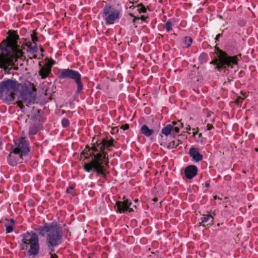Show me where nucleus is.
Instances as JSON below:
<instances>
[{
    "instance_id": "nucleus-1",
    "label": "nucleus",
    "mask_w": 258,
    "mask_h": 258,
    "mask_svg": "<svg viewBox=\"0 0 258 258\" xmlns=\"http://www.w3.org/2000/svg\"><path fill=\"white\" fill-rule=\"evenodd\" d=\"M114 141L112 138L110 140L104 139L98 144L97 147L92 146L91 149L96 153L93 152L90 153L91 160L89 162L85 163L84 164V168L86 171L96 172L99 175H105L104 165H107L108 161V158H106V153L104 151L105 148L108 151H111V148L113 146Z\"/></svg>"
},
{
    "instance_id": "nucleus-2",
    "label": "nucleus",
    "mask_w": 258,
    "mask_h": 258,
    "mask_svg": "<svg viewBox=\"0 0 258 258\" xmlns=\"http://www.w3.org/2000/svg\"><path fill=\"white\" fill-rule=\"evenodd\" d=\"M6 38L0 44V69L12 74L16 70V31L9 30Z\"/></svg>"
},
{
    "instance_id": "nucleus-3",
    "label": "nucleus",
    "mask_w": 258,
    "mask_h": 258,
    "mask_svg": "<svg viewBox=\"0 0 258 258\" xmlns=\"http://www.w3.org/2000/svg\"><path fill=\"white\" fill-rule=\"evenodd\" d=\"M35 231L42 237H46V243L50 252L54 251V247L61 243L62 228L56 223H46L43 226H39Z\"/></svg>"
},
{
    "instance_id": "nucleus-4",
    "label": "nucleus",
    "mask_w": 258,
    "mask_h": 258,
    "mask_svg": "<svg viewBox=\"0 0 258 258\" xmlns=\"http://www.w3.org/2000/svg\"><path fill=\"white\" fill-rule=\"evenodd\" d=\"M216 54L218 58L210 62V64L215 66V69L220 71L222 69L227 67L233 68V66L238 65V62L241 58V54L229 56L219 48L216 47Z\"/></svg>"
},
{
    "instance_id": "nucleus-5",
    "label": "nucleus",
    "mask_w": 258,
    "mask_h": 258,
    "mask_svg": "<svg viewBox=\"0 0 258 258\" xmlns=\"http://www.w3.org/2000/svg\"><path fill=\"white\" fill-rule=\"evenodd\" d=\"M16 95V81L11 79L0 83V98L8 104H12Z\"/></svg>"
},
{
    "instance_id": "nucleus-6",
    "label": "nucleus",
    "mask_w": 258,
    "mask_h": 258,
    "mask_svg": "<svg viewBox=\"0 0 258 258\" xmlns=\"http://www.w3.org/2000/svg\"><path fill=\"white\" fill-rule=\"evenodd\" d=\"M22 241L23 243L21 245L22 249H27L29 246L28 255L34 257L38 253L40 246L38 236L36 233L24 234Z\"/></svg>"
},
{
    "instance_id": "nucleus-7",
    "label": "nucleus",
    "mask_w": 258,
    "mask_h": 258,
    "mask_svg": "<svg viewBox=\"0 0 258 258\" xmlns=\"http://www.w3.org/2000/svg\"><path fill=\"white\" fill-rule=\"evenodd\" d=\"M18 90L20 91V98L26 105L34 103L36 98V90L32 86L17 83V91Z\"/></svg>"
},
{
    "instance_id": "nucleus-8",
    "label": "nucleus",
    "mask_w": 258,
    "mask_h": 258,
    "mask_svg": "<svg viewBox=\"0 0 258 258\" xmlns=\"http://www.w3.org/2000/svg\"><path fill=\"white\" fill-rule=\"evenodd\" d=\"M60 79H69L74 80L77 85L76 94L81 93L84 89V85L81 80V75L77 71L70 69H63L60 73Z\"/></svg>"
},
{
    "instance_id": "nucleus-9",
    "label": "nucleus",
    "mask_w": 258,
    "mask_h": 258,
    "mask_svg": "<svg viewBox=\"0 0 258 258\" xmlns=\"http://www.w3.org/2000/svg\"><path fill=\"white\" fill-rule=\"evenodd\" d=\"M29 142L25 137H22L17 144V163L27 161L29 157Z\"/></svg>"
},
{
    "instance_id": "nucleus-10",
    "label": "nucleus",
    "mask_w": 258,
    "mask_h": 258,
    "mask_svg": "<svg viewBox=\"0 0 258 258\" xmlns=\"http://www.w3.org/2000/svg\"><path fill=\"white\" fill-rule=\"evenodd\" d=\"M119 10L115 9L110 5L105 6L103 9L102 17L106 25L114 24L120 18Z\"/></svg>"
},
{
    "instance_id": "nucleus-11",
    "label": "nucleus",
    "mask_w": 258,
    "mask_h": 258,
    "mask_svg": "<svg viewBox=\"0 0 258 258\" xmlns=\"http://www.w3.org/2000/svg\"><path fill=\"white\" fill-rule=\"evenodd\" d=\"M54 64L53 61H48L45 65L42 66L40 63H39L40 69L39 71V75L42 79L46 78L51 73V68Z\"/></svg>"
},
{
    "instance_id": "nucleus-12",
    "label": "nucleus",
    "mask_w": 258,
    "mask_h": 258,
    "mask_svg": "<svg viewBox=\"0 0 258 258\" xmlns=\"http://www.w3.org/2000/svg\"><path fill=\"white\" fill-rule=\"evenodd\" d=\"M132 205V203L127 200L123 202H117L116 204V211L119 213L124 212L125 211H128L129 212L133 211L132 208L130 207Z\"/></svg>"
},
{
    "instance_id": "nucleus-13",
    "label": "nucleus",
    "mask_w": 258,
    "mask_h": 258,
    "mask_svg": "<svg viewBox=\"0 0 258 258\" xmlns=\"http://www.w3.org/2000/svg\"><path fill=\"white\" fill-rule=\"evenodd\" d=\"M161 133L166 137L169 135L175 137L178 134V128L174 127V125L172 124H168L162 128Z\"/></svg>"
},
{
    "instance_id": "nucleus-14",
    "label": "nucleus",
    "mask_w": 258,
    "mask_h": 258,
    "mask_svg": "<svg viewBox=\"0 0 258 258\" xmlns=\"http://www.w3.org/2000/svg\"><path fill=\"white\" fill-rule=\"evenodd\" d=\"M198 173V168L191 165L187 166L184 169L185 176L188 179L193 178Z\"/></svg>"
},
{
    "instance_id": "nucleus-15",
    "label": "nucleus",
    "mask_w": 258,
    "mask_h": 258,
    "mask_svg": "<svg viewBox=\"0 0 258 258\" xmlns=\"http://www.w3.org/2000/svg\"><path fill=\"white\" fill-rule=\"evenodd\" d=\"M14 145L12 144H8L6 145V150L8 151H9L10 154L7 158V161L8 164H13L11 161V158L12 157H14V156L16 155V141L15 139H14Z\"/></svg>"
},
{
    "instance_id": "nucleus-16",
    "label": "nucleus",
    "mask_w": 258,
    "mask_h": 258,
    "mask_svg": "<svg viewBox=\"0 0 258 258\" xmlns=\"http://www.w3.org/2000/svg\"><path fill=\"white\" fill-rule=\"evenodd\" d=\"M189 155L192 157L193 160L196 162H200L203 160V156L200 154L199 149L192 147L189 150Z\"/></svg>"
},
{
    "instance_id": "nucleus-17",
    "label": "nucleus",
    "mask_w": 258,
    "mask_h": 258,
    "mask_svg": "<svg viewBox=\"0 0 258 258\" xmlns=\"http://www.w3.org/2000/svg\"><path fill=\"white\" fill-rule=\"evenodd\" d=\"M160 126L156 129H150L147 125H143L140 128V132L147 137H150L154 133H157Z\"/></svg>"
},
{
    "instance_id": "nucleus-18",
    "label": "nucleus",
    "mask_w": 258,
    "mask_h": 258,
    "mask_svg": "<svg viewBox=\"0 0 258 258\" xmlns=\"http://www.w3.org/2000/svg\"><path fill=\"white\" fill-rule=\"evenodd\" d=\"M212 212H210V214L208 215H203V217L201 218V222L200 223V225L203 227H206L205 224L208 223L207 225H210L212 224L214 218L211 214Z\"/></svg>"
},
{
    "instance_id": "nucleus-19",
    "label": "nucleus",
    "mask_w": 258,
    "mask_h": 258,
    "mask_svg": "<svg viewBox=\"0 0 258 258\" xmlns=\"http://www.w3.org/2000/svg\"><path fill=\"white\" fill-rule=\"evenodd\" d=\"M32 40L33 42H29L27 45L29 52L32 54H34L38 51V47L35 42V41L37 40V38L36 37H33Z\"/></svg>"
},
{
    "instance_id": "nucleus-20",
    "label": "nucleus",
    "mask_w": 258,
    "mask_h": 258,
    "mask_svg": "<svg viewBox=\"0 0 258 258\" xmlns=\"http://www.w3.org/2000/svg\"><path fill=\"white\" fill-rule=\"evenodd\" d=\"M192 42L191 37L189 36H185L183 38L182 42V46L183 48H188L189 47Z\"/></svg>"
},
{
    "instance_id": "nucleus-21",
    "label": "nucleus",
    "mask_w": 258,
    "mask_h": 258,
    "mask_svg": "<svg viewBox=\"0 0 258 258\" xmlns=\"http://www.w3.org/2000/svg\"><path fill=\"white\" fill-rule=\"evenodd\" d=\"M11 224H9V221H7V223L5 224V226L6 227V232L7 233H11L13 230V226L15 225V221L14 219H11L10 221Z\"/></svg>"
},
{
    "instance_id": "nucleus-22",
    "label": "nucleus",
    "mask_w": 258,
    "mask_h": 258,
    "mask_svg": "<svg viewBox=\"0 0 258 258\" xmlns=\"http://www.w3.org/2000/svg\"><path fill=\"white\" fill-rule=\"evenodd\" d=\"M208 60V54L205 52L202 53L199 57V61L201 63H206Z\"/></svg>"
},
{
    "instance_id": "nucleus-23",
    "label": "nucleus",
    "mask_w": 258,
    "mask_h": 258,
    "mask_svg": "<svg viewBox=\"0 0 258 258\" xmlns=\"http://www.w3.org/2000/svg\"><path fill=\"white\" fill-rule=\"evenodd\" d=\"M172 125H174V127H177L178 128V133L179 132V129L183 127L182 123L180 122V121H172Z\"/></svg>"
},
{
    "instance_id": "nucleus-24",
    "label": "nucleus",
    "mask_w": 258,
    "mask_h": 258,
    "mask_svg": "<svg viewBox=\"0 0 258 258\" xmlns=\"http://www.w3.org/2000/svg\"><path fill=\"white\" fill-rule=\"evenodd\" d=\"M180 144H181L180 141L178 140H176L170 143L169 146L171 147V148H176Z\"/></svg>"
},
{
    "instance_id": "nucleus-25",
    "label": "nucleus",
    "mask_w": 258,
    "mask_h": 258,
    "mask_svg": "<svg viewBox=\"0 0 258 258\" xmlns=\"http://www.w3.org/2000/svg\"><path fill=\"white\" fill-rule=\"evenodd\" d=\"M61 124L63 127H67L69 125L70 121L68 119L63 118L61 120Z\"/></svg>"
},
{
    "instance_id": "nucleus-26",
    "label": "nucleus",
    "mask_w": 258,
    "mask_h": 258,
    "mask_svg": "<svg viewBox=\"0 0 258 258\" xmlns=\"http://www.w3.org/2000/svg\"><path fill=\"white\" fill-rule=\"evenodd\" d=\"M171 27H172L171 22L169 21H168L165 24V29H166L167 32H169L171 29Z\"/></svg>"
},
{
    "instance_id": "nucleus-27",
    "label": "nucleus",
    "mask_w": 258,
    "mask_h": 258,
    "mask_svg": "<svg viewBox=\"0 0 258 258\" xmlns=\"http://www.w3.org/2000/svg\"><path fill=\"white\" fill-rule=\"evenodd\" d=\"M11 161L12 162H13V164H9L10 165L12 166H16V155L14 156V157H11Z\"/></svg>"
},
{
    "instance_id": "nucleus-28",
    "label": "nucleus",
    "mask_w": 258,
    "mask_h": 258,
    "mask_svg": "<svg viewBox=\"0 0 258 258\" xmlns=\"http://www.w3.org/2000/svg\"><path fill=\"white\" fill-rule=\"evenodd\" d=\"M19 39V37L17 35V41ZM17 59H18L20 57V55H21V50L19 48V46H18V44H17Z\"/></svg>"
},
{
    "instance_id": "nucleus-29",
    "label": "nucleus",
    "mask_w": 258,
    "mask_h": 258,
    "mask_svg": "<svg viewBox=\"0 0 258 258\" xmlns=\"http://www.w3.org/2000/svg\"><path fill=\"white\" fill-rule=\"evenodd\" d=\"M138 7H141L140 10L141 11V12L145 13L146 12L145 7L142 4L139 5Z\"/></svg>"
},
{
    "instance_id": "nucleus-30",
    "label": "nucleus",
    "mask_w": 258,
    "mask_h": 258,
    "mask_svg": "<svg viewBox=\"0 0 258 258\" xmlns=\"http://www.w3.org/2000/svg\"><path fill=\"white\" fill-rule=\"evenodd\" d=\"M121 128L123 130H127L129 128V125L128 124H125L124 125H122Z\"/></svg>"
},
{
    "instance_id": "nucleus-31",
    "label": "nucleus",
    "mask_w": 258,
    "mask_h": 258,
    "mask_svg": "<svg viewBox=\"0 0 258 258\" xmlns=\"http://www.w3.org/2000/svg\"><path fill=\"white\" fill-rule=\"evenodd\" d=\"M207 130L210 131L213 128V126L212 124H208L207 125Z\"/></svg>"
},
{
    "instance_id": "nucleus-32",
    "label": "nucleus",
    "mask_w": 258,
    "mask_h": 258,
    "mask_svg": "<svg viewBox=\"0 0 258 258\" xmlns=\"http://www.w3.org/2000/svg\"><path fill=\"white\" fill-rule=\"evenodd\" d=\"M222 36V34H218L215 38V42L219 41V38Z\"/></svg>"
},
{
    "instance_id": "nucleus-33",
    "label": "nucleus",
    "mask_w": 258,
    "mask_h": 258,
    "mask_svg": "<svg viewBox=\"0 0 258 258\" xmlns=\"http://www.w3.org/2000/svg\"><path fill=\"white\" fill-rule=\"evenodd\" d=\"M37 133V131L36 130H35V131H33V130H30V134H31V135H35Z\"/></svg>"
},
{
    "instance_id": "nucleus-34",
    "label": "nucleus",
    "mask_w": 258,
    "mask_h": 258,
    "mask_svg": "<svg viewBox=\"0 0 258 258\" xmlns=\"http://www.w3.org/2000/svg\"><path fill=\"white\" fill-rule=\"evenodd\" d=\"M73 189V187H70H70L68 188V189H67V192H68V193H70V190H72Z\"/></svg>"
},
{
    "instance_id": "nucleus-35",
    "label": "nucleus",
    "mask_w": 258,
    "mask_h": 258,
    "mask_svg": "<svg viewBox=\"0 0 258 258\" xmlns=\"http://www.w3.org/2000/svg\"><path fill=\"white\" fill-rule=\"evenodd\" d=\"M17 106H19L21 108V104L18 101H17Z\"/></svg>"
},
{
    "instance_id": "nucleus-36",
    "label": "nucleus",
    "mask_w": 258,
    "mask_h": 258,
    "mask_svg": "<svg viewBox=\"0 0 258 258\" xmlns=\"http://www.w3.org/2000/svg\"><path fill=\"white\" fill-rule=\"evenodd\" d=\"M205 186H206V187L208 188V187L210 186V183H206L205 184Z\"/></svg>"
},
{
    "instance_id": "nucleus-37",
    "label": "nucleus",
    "mask_w": 258,
    "mask_h": 258,
    "mask_svg": "<svg viewBox=\"0 0 258 258\" xmlns=\"http://www.w3.org/2000/svg\"><path fill=\"white\" fill-rule=\"evenodd\" d=\"M17 223L18 222H19L20 221H21V218H18V217H17Z\"/></svg>"
},
{
    "instance_id": "nucleus-38",
    "label": "nucleus",
    "mask_w": 258,
    "mask_h": 258,
    "mask_svg": "<svg viewBox=\"0 0 258 258\" xmlns=\"http://www.w3.org/2000/svg\"><path fill=\"white\" fill-rule=\"evenodd\" d=\"M2 140L1 139V138H0V146H1L2 145Z\"/></svg>"
},
{
    "instance_id": "nucleus-39",
    "label": "nucleus",
    "mask_w": 258,
    "mask_h": 258,
    "mask_svg": "<svg viewBox=\"0 0 258 258\" xmlns=\"http://www.w3.org/2000/svg\"><path fill=\"white\" fill-rule=\"evenodd\" d=\"M41 52H43L44 51V49L42 48H41Z\"/></svg>"
},
{
    "instance_id": "nucleus-40",
    "label": "nucleus",
    "mask_w": 258,
    "mask_h": 258,
    "mask_svg": "<svg viewBox=\"0 0 258 258\" xmlns=\"http://www.w3.org/2000/svg\"><path fill=\"white\" fill-rule=\"evenodd\" d=\"M214 199H218V198L217 197V196H215V197H214ZM218 199H219L218 198Z\"/></svg>"
},
{
    "instance_id": "nucleus-41",
    "label": "nucleus",
    "mask_w": 258,
    "mask_h": 258,
    "mask_svg": "<svg viewBox=\"0 0 258 258\" xmlns=\"http://www.w3.org/2000/svg\"><path fill=\"white\" fill-rule=\"evenodd\" d=\"M196 133H193V135H194V136H195V135H196Z\"/></svg>"
},
{
    "instance_id": "nucleus-42",
    "label": "nucleus",
    "mask_w": 258,
    "mask_h": 258,
    "mask_svg": "<svg viewBox=\"0 0 258 258\" xmlns=\"http://www.w3.org/2000/svg\"><path fill=\"white\" fill-rule=\"evenodd\" d=\"M255 151L257 152L258 151V149H255Z\"/></svg>"
},
{
    "instance_id": "nucleus-43",
    "label": "nucleus",
    "mask_w": 258,
    "mask_h": 258,
    "mask_svg": "<svg viewBox=\"0 0 258 258\" xmlns=\"http://www.w3.org/2000/svg\"><path fill=\"white\" fill-rule=\"evenodd\" d=\"M20 3H22V0H20Z\"/></svg>"
},
{
    "instance_id": "nucleus-44",
    "label": "nucleus",
    "mask_w": 258,
    "mask_h": 258,
    "mask_svg": "<svg viewBox=\"0 0 258 258\" xmlns=\"http://www.w3.org/2000/svg\"><path fill=\"white\" fill-rule=\"evenodd\" d=\"M50 258H54L53 256H51Z\"/></svg>"
}]
</instances>
